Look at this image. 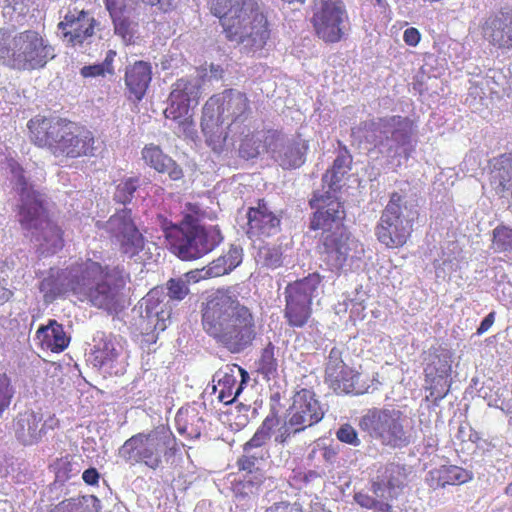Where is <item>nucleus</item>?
Listing matches in <instances>:
<instances>
[{"instance_id":"f257e3e1","label":"nucleus","mask_w":512,"mask_h":512,"mask_svg":"<svg viewBox=\"0 0 512 512\" xmlns=\"http://www.w3.org/2000/svg\"><path fill=\"white\" fill-rule=\"evenodd\" d=\"M200 312L205 333L231 353L244 351L257 337L256 314L230 288L209 293L201 302Z\"/></svg>"},{"instance_id":"f03ea898","label":"nucleus","mask_w":512,"mask_h":512,"mask_svg":"<svg viewBox=\"0 0 512 512\" xmlns=\"http://www.w3.org/2000/svg\"><path fill=\"white\" fill-rule=\"evenodd\" d=\"M71 292L80 301H87L92 307L118 314L124 309V290L130 280L120 266L103 265L90 258L81 260L74 267Z\"/></svg>"},{"instance_id":"7ed1b4c3","label":"nucleus","mask_w":512,"mask_h":512,"mask_svg":"<svg viewBox=\"0 0 512 512\" xmlns=\"http://www.w3.org/2000/svg\"><path fill=\"white\" fill-rule=\"evenodd\" d=\"M30 142L60 160L94 157L96 137L84 126L58 116L36 115L27 122Z\"/></svg>"},{"instance_id":"20e7f679","label":"nucleus","mask_w":512,"mask_h":512,"mask_svg":"<svg viewBox=\"0 0 512 512\" xmlns=\"http://www.w3.org/2000/svg\"><path fill=\"white\" fill-rule=\"evenodd\" d=\"M210 13L218 18L229 42L262 50L271 38L270 22L257 0H209Z\"/></svg>"},{"instance_id":"39448f33","label":"nucleus","mask_w":512,"mask_h":512,"mask_svg":"<svg viewBox=\"0 0 512 512\" xmlns=\"http://www.w3.org/2000/svg\"><path fill=\"white\" fill-rule=\"evenodd\" d=\"M251 102L245 92L225 89L211 96L203 107L201 128L209 145L222 146L229 134H244L251 115Z\"/></svg>"},{"instance_id":"423d86ee","label":"nucleus","mask_w":512,"mask_h":512,"mask_svg":"<svg viewBox=\"0 0 512 512\" xmlns=\"http://www.w3.org/2000/svg\"><path fill=\"white\" fill-rule=\"evenodd\" d=\"M309 206L315 209L310 221L311 230H322L323 239L319 246L321 259L330 270L343 267L348 256L349 233L344 226L346 211L339 199L329 192L314 193Z\"/></svg>"},{"instance_id":"0eeeda50","label":"nucleus","mask_w":512,"mask_h":512,"mask_svg":"<svg viewBox=\"0 0 512 512\" xmlns=\"http://www.w3.org/2000/svg\"><path fill=\"white\" fill-rule=\"evenodd\" d=\"M18 222L26 235L38 243L44 253L55 254L64 247V231L51 218L46 196L34 189L24 175L18 177Z\"/></svg>"},{"instance_id":"6e6552de","label":"nucleus","mask_w":512,"mask_h":512,"mask_svg":"<svg viewBox=\"0 0 512 512\" xmlns=\"http://www.w3.org/2000/svg\"><path fill=\"white\" fill-rule=\"evenodd\" d=\"M55 56L54 46L37 30L26 29L13 36L0 32V63L11 70H41Z\"/></svg>"},{"instance_id":"1a4fd4ad","label":"nucleus","mask_w":512,"mask_h":512,"mask_svg":"<svg viewBox=\"0 0 512 512\" xmlns=\"http://www.w3.org/2000/svg\"><path fill=\"white\" fill-rule=\"evenodd\" d=\"M177 452L173 433L164 427H157L128 438L120 447L119 456L132 466L141 464L157 470L162 466L163 457H173Z\"/></svg>"},{"instance_id":"9d476101","label":"nucleus","mask_w":512,"mask_h":512,"mask_svg":"<svg viewBox=\"0 0 512 512\" xmlns=\"http://www.w3.org/2000/svg\"><path fill=\"white\" fill-rule=\"evenodd\" d=\"M416 218L417 211L409 209L404 197L393 192L375 226L377 241L387 249L404 247L412 237Z\"/></svg>"},{"instance_id":"9b49d317","label":"nucleus","mask_w":512,"mask_h":512,"mask_svg":"<svg viewBox=\"0 0 512 512\" xmlns=\"http://www.w3.org/2000/svg\"><path fill=\"white\" fill-rule=\"evenodd\" d=\"M163 233L170 251L183 261L200 259L223 241L218 225L163 226Z\"/></svg>"},{"instance_id":"f8f14e48","label":"nucleus","mask_w":512,"mask_h":512,"mask_svg":"<svg viewBox=\"0 0 512 512\" xmlns=\"http://www.w3.org/2000/svg\"><path fill=\"white\" fill-rule=\"evenodd\" d=\"M359 428L385 447L402 448L410 443L407 417L397 409H369L360 418Z\"/></svg>"},{"instance_id":"ddd939ff","label":"nucleus","mask_w":512,"mask_h":512,"mask_svg":"<svg viewBox=\"0 0 512 512\" xmlns=\"http://www.w3.org/2000/svg\"><path fill=\"white\" fill-rule=\"evenodd\" d=\"M310 24L314 35L326 44L345 38L349 14L342 0H316L311 7Z\"/></svg>"},{"instance_id":"4468645a","label":"nucleus","mask_w":512,"mask_h":512,"mask_svg":"<svg viewBox=\"0 0 512 512\" xmlns=\"http://www.w3.org/2000/svg\"><path fill=\"white\" fill-rule=\"evenodd\" d=\"M105 230L122 256L132 259L144 250L146 240L132 218L131 209L116 211L107 220Z\"/></svg>"},{"instance_id":"2eb2a0df","label":"nucleus","mask_w":512,"mask_h":512,"mask_svg":"<svg viewBox=\"0 0 512 512\" xmlns=\"http://www.w3.org/2000/svg\"><path fill=\"white\" fill-rule=\"evenodd\" d=\"M324 380L336 394H364L369 386L362 381L361 373L343 361V351L333 347L325 364Z\"/></svg>"},{"instance_id":"dca6fc26","label":"nucleus","mask_w":512,"mask_h":512,"mask_svg":"<svg viewBox=\"0 0 512 512\" xmlns=\"http://www.w3.org/2000/svg\"><path fill=\"white\" fill-rule=\"evenodd\" d=\"M324 414L323 406L314 390L301 388L292 397L287 424L293 434H297L319 423Z\"/></svg>"},{"instance_id":"f3484780","label":"nucleus","mask_w":512,"mask_h":512,"mask_svg":"<svg viewBox=\"0 0 512 512\" xmlns=\"http://www.w3.org/2000/svg\"><path fill=\"white\" fill-rule=\"evenodd\" d=\"M480 29L490 46L503 52L512 50V7H501L491 12Z\"/></svg>"},{"instance_id":"a211bd4d","label":"nucleus","mask_w":512,"mask_h":512,"mask_svg":"<svg viewBox=\"0 0 512 512\" xmlns=\"http://www.w3.org/2000/svg\"><path fill=\"white\" fill-rule=\"evenodd\" d=\"M96 25L97 21L88 11L73 8L66 12L57 28L67 45L75 47L93 36Z\"/></svg>"},{"instance_id":"6ab92c4d","label":"nucleus","mask_w":512,"mask_h":512,"mask_svg":"<svg viewBox=\"0 0 512 512\" xmlns=\"http://www.w3.org/2000/svg\"><path fill=\"white\" fill-rule=\"evenodd\" d=\"M247 236L252 240L264 241L281 230V217L277 215L264 199L247 211Z\"/></svg>"},{"instance_id":"aec40b11","label":"nucleus","mask_w":512,"mask_h":512,"mask_svg":"<svg viewBox=\"0 0 512 512\" xmlns=\"http://www.w3.org/2000/svg\"><path fill=\"white\" fill-rule=\"evenodd\" d=\"M382 127L392 128L391 136L398 146H411V137L415 132V123L409 117L394 115L391 117H382L376 120L364 121L360 125V129L372 134L378 132Z\"/></svg>"},{"instance_id":"412c9836","label":"nucleus","mask_w":512,"mask_h":512,"mask_svg":"<svg viewBox=\"0 0 512 512\" xmlns=\"http://www.w3.org/2000/svg\"><path fill=\"white\" fill-rule=\"evenodd\" d=\"M152 80V66L149 62L138 60L125 69L124 82L127 99L139 103L146 95Z\"/></svg>"},{"instance_id":"4be33fe9","label":"nucleus","mask_w":512,"mask_h":512,"mask_svg":"<svg viewBox=\"0 0 512 512\" xmlns=\"http://www.w3.org/2000/svg\"><path fill=\"white\" fill-rule=\"evenodd\" d=\"M141 156L147 166L158 173L167 174L173 181H178L184 176L181 166L156 144H146L141 150Z\"/></svg>"},{"instance_id":"5701e85b","label":"nucleus","mask_w":512,"mask_h":512,"mask_svg":"<svg viewBox=\"0 0 512 512\" xmlns=\"http://www.w3.org/2000/svg\"><path fill=\"white\" fill-rule=\"evenodd\" d=\"M13 431L17 440L27 446L40 441L45 433L42 416L32 410L20 413L13 422Z\"/></svg>"},{"instance_id":"b1692460","label":"nucleus","mask_w":512,"mask_h":512,"mask_svg":"<svg viewBox=\"0 0 512 512\" xmlns=\"http://www.w3.org/2000/svg\"><path fill=\"white\" fill-rule=\"evenodd\" d=\"M146 316L151 320L155 330L164 331L166 321L171 318L172 308L166 300L163 288H153L143 298Z\"/></svg>"},{"instance_id":"393cba45","label":"nucleus","mask_w":512,"mask_h":512,"mask_svg":"<svg viewBox=\"0 0 512 512\" xmlns=\"http://www.w3.org/2000/svg\"><path fill=\"white\" fill-rule=\"evenodd\" d=\"M322 282L319 273H310L308 276L287 284L284 290L285 301L299 303L312 307L313 299Z\"/></svg>"},{"instance_id":"a878e982","label":"nucleus","mask_w":512,"mask_h":512,"mask_svg":"<svg viewBox=\"0 0 512 512\" xmlns=\"http://www.w3.org/2000/svg\"><path fill=\"white\" fill-rule=\"evenodd\" d=\"M79 262L71 265L69 268L56 270L49 273L41 282L39 289L44 295L46 302H52L58 297L63 296L67 291H71V282L74 278V267Z\"/></svg>"},{"instance_id":"bb28decb","label":"nucleus","mask_w":512,"mask_h":512,"mask_svg":"<svg viewBox=\"0 0 512 512\" xmlns=\"http://www.w3.org/2000/svg\"><path fill=\"white\" fill-rule=\"evenodd\" d=\"M473 479V473L457 465H441L429 471L427 483L431 488H444L447 485H462Z\"/></svg>"},{"instance_id":"cd10ccee","label":"nucleus","mask_w":512,"mask_h":512,"mask_svg":"<svg viewBox=\"0 0 512 512\" xmlns=\"http://www.w3.org/2000/svg\"><path fill=\"white\" fill-rule=\"evenodd\" d=\"M308 150V141L298 134L283 145L278 152L277 161L286 170L299 168L305 163Z\"/></svg>"},{"instance_id":"c85d7f7f","label":"nucleus","mask_w":512,"mask_h":512,"mask_svg":"<svg viewBox=\"0 0 512 512\" xmlns=\"http://www.w3.org/2000/svg\"><path fill=\"white\" fill-rule=\"evenodd\" d=\"M36 336L42 348L54 353L64 351L70 342V338L66 335L63 325L59 324L56 320H49L47 326L39 327Z\"/></svg>"},{"instance_id":"c756f323","label":"nucleus","mask_w":512,"mask_h":512,"mask_svg":"<svg viewBox=\"0 0 512 512\" xmlns=\"http://www.w3.org/2000/svg\"><path fill=\"white\" fill-rule=\"evenodd\" d=\"M405 480V468L396 463H388L379 468L376 479L372 482V489L375 494L384 489H400L404 486Z\"/></svg>"},{"instance_id":"7c9ffc66","label":"nucleus","mask_w":512,"mask_h":512,"mask_svg":"<svg viewBox=\"0 0 512 512\" xmlns=\"http://www.w3.org/2000/svg\"><path fill=\"white\" fill-rule=\"evenodd\" d=\"M238 373L241 377L240 381L234 375L233 370L230 373H225L218 381V399L225 405L232 404L236 400L243 390V385L249 379L247 371L243 368L238 367Z\"/></svg>"},{"instance_id":"2f4dec72","label":"nucleus","mask_w":512,"mask_h":512,"mask_svg":"<svg viewBox=\"0 0 512 512\" xmlns=\"http://www.w3.org/2000/svg\"><path fill=\"white\" fill-rule=\"evenodd\" d=\"M177 94L168 97V106L164 110L166 119L176 122L179 127L186 131L193 124L191 109L187 102L178 100Z\"/></svg>"},{"instance_id":"473e14b6","label":"nucleus","mask_w":512,"mask_h":512,"mask_svg":"<svg viewBox=\"0 0 512 512\" xmlns=\"http://www.w3.org/2000/svg\"><path fill=\"white\" fill-rule=\"evenodd\" d=\"M173 94H177L178 100L187 102V104L192 107H196L201 97V85L198 81L180 78L172 85L170 95Z\"/></svg>"},{"instance_id":"72a5a7b5","label":"nucleus","mask_w":512,"mask_h":512,"mask_svg":"<svg viewBox=\"0 0 512 512\" xmlns=\"http://www.w3.org/2000/svg\"><path fill=\"white\" fill-rule=\"evenodd\" d=\"M284 319L292 328L305 327L312 318L313 308L299 303L285 301Z\"/></svg>"},{"instance_id":"f704fd0d","label":"nucleus","mask_w":512,"mask_h":512,"mask_svg":"<svg viewBox=\"0 0 512 512\" xmlns=\"http://www.w3.org/2000/svg\"><path fill=\"white\" fill-rule=\"evenodd\" d=\"M278 423L279 420L276 415L266 416L252 438L243 445V451L249 453L254 448L263 447L271 438L272 431Z\"/></svg>"},{"instance_id":"c9c22d12","label":"nucleus","mask_w":512,"mask_h":512,"mask_svg":"<svg viewBox=\"0 0 512 512\" xmlns=\"http://www.w3.org/2000/svg\"><path fill=\"white\" fill-rule=\"evenodd\" d=\"M352 162L351 155L345 149L343 153H339L333 161L332 167L324 174L323 181H329V187L336 190L342 177L350 169Z\"/></svg>"},{"instance_id":"e433bc0d","label":"nucleus","mask_w":512,"mask_h":512,"mask_svg":"<svg viewBox=\"0 0 512 512\" xmlns=\"http://www.w3.org/2000/svg\"><path fill=\"white\" fill-rule=\"evenodd\" d=\"M256 367L257 372L267 380L277 375L278 360L276 358V347L272 342H268L261 350L256 361Z\"/></svg>"},{"instance_id":"4c0bfd02","label":"nucleus","mask_w":512,"mask_h":512,"mask_svg":"<svg viewBox=\"0 0 512 512\" xmlns=\"http://www.w3.org/2000/svg\"><path fill=\"white\" fill-rule=\"evenodd\" d=\"M426 382L429 384V395L427 399L437 405L449 392L448 373L438 374L432 376L431 373L426 371Z\"/></svg>"},{"instance_id":"58836bf2","label":"nucleus","mask_w":512,"mask_h":512,"mask_svg":"<svg viewBox=\"0 0 512 512\" xmlns=\"http://www.w3.org/2000/svg\"><path fill=\"white\" fill-rule=\"evenodd\" d=\"M115 57L116 52L109 50L102 63L83 66L80 69V75L83 78L105 77L107 74L113 75L115 73L113 65Z\"/></svg>"},{"instance_id":"ea45409f","label":"nucleus","mask_w":512,"mask_h":512,"mask_svg":"<svg viewBox=\"0 0 512 512\" xmlns=\"http://www.w3.org/2000/svg\"><path fill=\"white\" fill-rule=\"evenodd\" d=\"M256 261L265 268L276 269L283 264V253L280 246L264 245L259 247Z\"/></svg>"},{"instance_id":"a19ab883","label":"nucleus","mask_w":512,"mask_h":512,"mask_svg":"<svg viewBox=\"0 0 512 512\" xmlns=\"http://www.w3.org/2000/svg\"><path fill=\"white\" fill-rule=\"evenodd\" d=\"M117 357L118 352L111 341H103L92 351L93 364L99 368L112 366Z\"/></svg>"},{"instance_id":"79ce46f5","label":"nucleus","mask_w":512,"mask_h":512,"mask_svg":"<svg viewBox=\"0 0 512 512\" xmlns=\"http://www.w3.org/2000/svg\"><path fill=\"white\" fill-rule=\"evenodd\" d=\"M205 209L197 202H187L182 211V220L178 224L167 223L164 226H200L198 222L206 216Z\"/></svg>"},{"instance_id":"37998d69","label":"nucleus","mask_w":512,"mask_h":512,"mask_svg":"<svg viewBox=\"0 0 512 512\" xmlns=\"http://www.w3.org/2000/svg\"><path fill=\"white\" fill-rule=\"evenodd\" d=\"M201 418L197 414L189 415L179 411L176 415L177 430L180 434L186 435L193 439L198 438L201 435V430L198 427H194V422H201Z\"/></svg>"},{"instance_id":"c03bdc74","label":"nucleus","mask_w":512,"mask_h":512,"mask_svg":"<svg viewBox=\"0 0 512 512\" xmlns=\"http://www.w3.org/2000/svg\"><path fill=\"white\" fill-rule=\"evenodd\" d=\"M244 137L241 139L239 145V154L241 157L245 159H253L259 155V147L260 141L255 135V133L251 132L249 127L244 132Z\"/></svg>"},{"instance_id":"a18cd8bd","label":"nucleus","mask_w":512,"mask_h":512,"mask_svg":"<svg viewBox=\"0 0 512 512\" xmlns=\"http://www.w3.org/2000/svg\"><path fill=\"white\" fill-rule=\"evenodd\" d=\"M139 177H130L123 180L116 187L114 199L121 204L130 203L135 191L139 187Z\"/></svg>"},{"instance_id":"49530a36","label":"nucleus","mask_w":512,"mask_h":512,"mask_svg":"<svg viewBox=\"0 0 512 512\" xmlns=\"http://www.w3.org/2000/svg\"><path fill=\"white\" fill-rule=\"evenodd\" d=\"M493 248L496 252L512 251V228L498 226L493 230Z\"/></svg>"},{"instance_id":"de8ad7c7","label":"nucleus","mask_w":512,"mask_h":512,"mask_svg":"<svg viewBox=\"0 0 512 512\" xmlns=\"http://www.w3.org/2000/svg\"><path fill=\"white\" fill-rule=\"evenodd\" d=\"M115 34L123 39H130L133 36L132 21L128 15V11H120L116 14H110Z\"/></svg>"},{"instance_id":"09e8293b","label":"nucleus","mask_w":512,"mask_h":512,"mask_svg":"<svg viewBox=\"0 0 512 512\" xmlns=\"http://www.w3.org/2000/svg\"><path fill=\"white\" fill-rule=\"evenodd\" d=\"M265 512H330L321 506L312 507L310 510H305L298 502L279 501L267 507Z\"/></svg>"},{"instance_id":"8fccbe9b","label":"nucleus","mask_w":512,"mask_h":512,"mask_svg":"<svg viewBox=\"0 0 512 512\" xmlns=\"http://www.w3.org/2000/svg\"><path fill=\"white\" fill-rule=\"evenodd\" d=\"M167 295L172 300L181 301L189 293L187 283L181 278H171L166 283Z\"/></svg>"},{"instance_id":"3c124183","label":"nucleus","mask_w":512,"mask_h":512,"mask_svg":"<svg viewBox=\"0 0 512 512\" xmlns=\"http://www.w3.org/2000/svg\"><path fill=\"white\" fill-rule=\"evenodd\" d=\"M13 396L10 378L6 373H0V417L9 407Z\"/></svg>"},{"instance_id":"603ef678","label":"nucleus","mask_w":512,"mask_h":512,"mask_svg":"<svg viewBox=\"0 0 512 512\" xmlns=\"http://www.w3.org/2000/svg\"><path fill=\"white\" fill-rule=\"evenodd\" d=\"M336 437L340 442L352 446H359L361 443L357 431L352 425L348 423H345L339 427L336 432Z\"/></svg>"},{"instance_id":"864d4df0","label":"nucleus","mask_w":512,"mask_h":512,"mask_svg":"<svg viewBox=\"0 0 512 512\" xmlns=\"http://www.w3.org/2000/svg\"><path fill=\"white\" fill-rule=\"evenodd\" d=\"M50 512H88L80 498H69L58 503Z\"/></svg>"},{"instance_id":"5fc2aeb1","label":"nucleus","mask_w":512,"mask_h":512,"mask_svg":"<svg viewBox=\"0 0 512 512\" xmlns=\"http://www.w3.org/2000/svg\"><path fill=\"white\" fill-rule=\"evenodd\" d=\"M232 270L227 264L225 257L223 255L219 256L218 258L214 259L212 262H210L206 266V275L210 276L211 278L220 277L223 275H226L230 273Z\"/></svg>"},{"instance_id":"6e6d98bb","label":"nucleus","mask_w":512,"mask_h":512,"mask_svg":"<svg viewBox=\"0 0 512 512\" xmlns=\"http://www.w3.org/2000/svg\"><path fill=\"white\" fill-rule=\"evenodd\" d=\"M223 257H225L227 264L233 271L242 263L243 249L237 245H230L228 251L225 254H223Z\"/></svg>"},{"instance_id":"4d7b16f0","label":"nucleus","mask_w":512,"mask_h":512,"mask_svg":"<svg viewBox=\"0 0 512 512\" xmlns=\"http://www.w3.org/2000/svg\"><path fill=\"white\" fill-rule=\"evenodd\" d=\"M79 471L73 472V465L68 458H62L56 462V476L62 480H68L72 476L78 474Z\"/></svg>"},{"instance_id":"13d9d810","label":"nucleus","mask_w":512,"mask_h":512,"mask_svg":"<svg viewBox=\"0 0 512 512\" xmlns=\"http://www.w3.org/2000/svg\"><path fill=\"white\" fill-rule=\"evenodd\" d=\"M109 14H116L120 11H128L132 0H103Z\"/></svg>"},{"instance_id":"bf43d9fd","label":"nucleus","mask_w":512,"mask_h":512,"mask_svg":"<svg viewBox=\"0 0 512 512\" xmlns=\"http://www.w3.org/2000/svg\"><path fill=\"white\" fill-rule=\"evenodd\" d=\"M257 461V457L254 455H249L245 453L237 460V467L239 471H245L248 473H252L255 469V464Z\"/></svg>"},{"instance_id":"052dcab7","label":"nucleus","mask_w":512,"mask_h":512,"mask_svg":"<svg viewBox=\"0 0 512 512\" xmlns=\"http://www.w3.org/2000/svg\"><path fill=\"white\" fill-rule=\"evenodd\" d=\"M403 41L410 47H416L421 41V33L415 27L407 28L403 33Z\"/></svg>"},{"instance_id":"680f3d73","label":"nucleus","mask_w":512,"mask_h":512,"mask_svg":"<svg viewBox=\"0 0 512 512\" xmlns=\"http://www.w3.org/2000/svg\"><path fill=\"white\" fill-rule=\"evenodd\" d=\"M354 500L361 507L366 509H373L378 505V501L364 492H357L354 494Z\"/></svg>"},{"instance_id":"e2e57ef3","label":"nucleus","mask_w":512,"mask_h":512,"mask_svg":"<svg viewBox=\"0 0 512 512\" xmlns=\"http://www.w3.org/2000/svg\"><path fill=\"white\" fill-rule=\"evenodd\" d=\"M144 4L156 6L160 11L168 13L176 8L175 0H141Z\"/></svg>"},{"instance_id":"0e129e2a","label":"nucleus","mask_w":512,"mask_h":512,"mask_svg":"<svg viewBox=\"0 0 512 512\" xmlns=\"http://www.w3.org/2000/svg\"><path fill=\"white\" fill-rule=\"evenodd\" d=\"M99 473L96 468H88L83 472V481L88 485H97L99 482Z\"/></svg>"},{"instance_id":"69168bd1","label":"nucleus","mask_w":512,"mask_h":512,"mask_svg":"<svg viewBox=\"0 0 512 512\" xmlns=\"http://www.w3.org/2000/svg\"><path fill=\"white\" fill-rule=\"evenodd\" d=\"M495 321V312H490L480 323L479 327L477 328V334L481 335L488 331L491 326L494 324Z\"/></svg>"},{"instance_id":"338daca9","label":"nucleus","mask_w":512,"mask_h":512,"mask_svg":"<svg viewBox=\"0 0 512 512\" xmlns=\"http://www.w3.org/2000/svg\"><path fill=\"white\" fill-rule=\"evenodd\" d=\"M188 281L199 282L200 280L209 279L210 276L206 275V266L202 269L191 270L186 273Z\"/></svg>"},{"instance_id":"774afa93","label":"nucleus","mask_w":512,"mask_h":512,"mask_svg":"<svg viewBox=\"0 0 512 512\" xmlns=\"http://www.w3.org/2000/svg\"><path fill=\"white\" fill-rule=\"evenodd\" d=\"M338 455V450L333 446H324L322 448V457L323 459L332 464L336 461Z\"/></svg>"}]
</instances>
